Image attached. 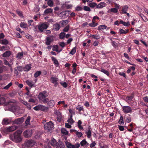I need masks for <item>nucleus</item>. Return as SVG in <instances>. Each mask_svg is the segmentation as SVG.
Returning <instances> with one entry per match:
<instances>
[{"mask_svg": "<svg viewBox=\"0 0 148 148\" xmlns=\"http://www.w3.org/2000/svg\"><path fill=\"white\" fill-rule=\"evenodd\" d=\"M22 131L21 130H18L14 133L10 135V139L14 142L16 143L20 142L22 139L21 136Z\"/></svg>", "mask_w": 148, "mask_h": 148, "instance_id": "1", "label": "nucleus"}, {"mask_svg": "<svg viewBox=\"0 0 148 148\" xmlns=\"http://www.w3.org/2000/svg\"><path fill=\"white\" fill-rule=\"evenodd\" d=\"M49 24L47 22H45L39 24L38 26V29L40 32H42L47 29L49 27Z\"/></svg>", "mask_w": 148, "mask_h": 148, "instance_id": "2", "label": "nucleus"}, {"mask_svg": "<svg viewBox=\"0 0 148 148\" xmlns=\"http://www.w3.org/2000/svg\"><path fill=\"white\" fill-rule=\"evenodd\" d=\"M8 106V109L9 110L14 112L17 109V106L16 104L13 102L9 101L5 104Z\"/></svg>", "mask_w": 148, "mask_h": 148, "instance_id": "3", "label": "nucleus"}, {"mask_svg": "<svg viewBox=\"0 0 148 148\" xmlns=\"http://www.w3.org/2000/svg\"><path fill=\"white\" fill-rule=\"evenodd\" d=\"M53 127V124L51 121L47 123L44 125V129L47 132H50Z\"/></svg>", "mask_w": 148, "mask_h": 148, "instance_id": "4", "label": "nucleus"}, {"mask_svg": "<svg viewBox=\"0 0 148 148\" xmlns=\"http://www.w3.org/2000/svg\"><path fill=\"white\" fill-rule=\"evenodd\" d=\"M38 98L40 101L44 103H47L48 101V98H46L45 95L42 93H40L38 95Z\"/></svg>", "mask_w": 148, "mask_h": 148, "instance_id": "5", "label": "nucleus"}, {"mask_svg": "<svg viewBox=\"0 0 148 148\" xmlns=\"http://www.w3.org/2000/svg\"><path fill=\"white\" fill-rule=\"evenodd\" d=\"M24 69L23 66H18L14 69V75L17 76L18 75V71L22 72Z\"/></svg>", "mask_w": 148, "mask_h": 148, "instance_id": "6", "label": "nucleus"}, {"mask_svg": "<svg viewBox=\"0 0 148 148\" xmlns=\"http://www.w3.org/2000/svg\"><path fill=\"white\" fill-rule=\"evenodd\" d=\"M18 126L16 125H13L7 128H5L4 130V132L6 133H8L9 132H12L17 129Z\"/></svg>", "mask_w": 148, "mask_h": 148, "instance_id": "7", "label": "nucleus"}, {"mask_svg": "<svg viewBox=\"0 0 148 148\" xmlns=\"http://www.w3.org/2000/svg\"><path fill=\"white\" fill-rule=\"evenodd\" d=\"M53 35L49 36L46 38L45 44L47 45H50L51 43L53 41Z\"/></svg>", "mask_w": 148, "mask_h": 148, "instance_id": "8", "label": "nucleus"}, {"mask_svg": "<svg viewBox=\"0 0 148 148\" xmlns=\"http://www.w3.org/2000/svg\"><path fill=\"white\" fill-rule=\"evenodd\" d=\"M32 131L31 130H27L25 131L23 133V135L25 138L31 137L32 134Z\"/></svg>", "mask_w": 148, "mask_h": 148, "instance_id": "9", "label": "nucleus"}, {"mask_svg": "<svg viewBox=\"0 0 148 148\" xmlns=\"http://www.w3.org/2000/svg\"><path fill=\"white\" fill-rule=\"evenodd\" d=\"M69 14V11H66L62 12L60 14V16L62 19H64L66 18Z\"/></svg>", "mask_w": 148, "mask_h": 148, "instance_id": "10", "label": "nucleus"}, {"mask_svg": "<svg viewBox=\"0 0 148 148\" xmlns=\"http://www.w3.org/2000/svg\"><path fill=\"white\" fill-rule=\"evenodd\" d=\"M24 120V118L23 117L18 118L15 119L13 121V124H20L23 122Z\"/></svg>", "mask_w": 148, "mask_h": 148, "instance_id": "11", "label": "nucleus"}, {"mask_svg": "<svg viewBox=\"0 0 148 148\" xmlns=\"http://www.w3.org/2000/svg\"><path fill=\"white\" fill-rule=\"evenodd\" d=\"M128 6L127 5H125L123 6L122 7V12L123 14H125L128 16H130L129 13L127 12V11L128 9Z\"/></svg>", "mask_w": 148, "mask_h": 148, "instance_id": "12", "label": "nucleus"}, {"mask_svg": "<svg viewBox=\"0 0 148 148\" xmlns=\"http://www.w3.org/2000/svg\"><path fill=\"white\" fill-rule=\"evenodd\" d=\"M34 142L33 140H28L25 142V145L26 147H30L34 145Z\"/></svg>", "mask_w": 148, "mask_h": 148, "instance_id": "13", "label": "nucleus"}, {"mask_svg": "<svg viewBox=\"0 0 148 148\" xmlns=\"http://www.w3.org/2000/svg\"><path fill=\"white\" fill-rule=\"evenodd\" d=\"M123 111L124 112L128 113L131 112L132 110L130 107L128 106H126L123 107Z\"/></svg>", "mask_w": 148, "mask_h": 148, "instance_id": "14", "label": "nucleus"}, {"mask_svg": "<svg viewBox=\"0 0 148 148\" xmlns=\"http://www.w3.org/2000/svg\"><path fill=\"white\" fill-rule=\"evenodd\" d=\"M11 122V120L10 119L5 118L3 120L2 124L3 125H7Z\"/></svg>", "mask_w": 148, "mask_h": 148, "instance_id": "15", "label": "nucleus"}, {"mask_svg": "<svg viewBox=\"0 0 148 148\" xmlns=\"http://www.w3.org/2000/svg\"><path fill=\"white\" fill-rule=\"evenodd\" d=\"M47 106L51 108H52L55 105L54 101L53 100H51L48 101Z\"/></svg>", "mask_w": 148, "mask_h": 148, "instance_id": "16", "label": "nucleus"}, {"mask_svg": "<svg viewBox=\"0 0 148 148\" xmlns=\"http://www.w3.org/2000/svg\"><path fill=\"white\" fill-rule=\"evenodd\" d=\"M91 129L90 127L88 128V130L86 132L88 138H90L91 136Z\"/></svg>", "mask_w": 148, "mask_h": 148, "instance_id": "17", "label": "nucleus"}, {"mask_svg": "<svg viewBox=\"0 0 148 148\" xmlns=\"http://www.w3.org/2000/svg\"><path fill=\"white\" fill-rule=\"evenodd\" d=\"M64 143L61 141H59L56 146V148H64Z\"/></svg>", "mask_w": 148, "mask_h": 148, "instance_id": "18", "label": "nucleus"}, {"mask_svg": "<svg viewBox=\"0 0 148 148\" xmlns=\"http://www.w3.org/2000/svg\"><path fill=\"white\" fill-rule=\"evenodd\" d=\"M53 9L51 8H48L46 9L44 12V14L46 15H47L53 12Z\"/></svg>", "mask_w": 148, "mask_h": 148, "instance_id": "19", "label": "nucleus"}, {"mask_svg": "<svg viewBox=\"0 0 148 148\" xmlns=\"http://www.w3.org/2000/svg\"><path fill=\"white\" fill-rule=\"evenodd\" d=\"M53 28L56 31H58L60 29V25L59 24L55 23L53 25Z\"/></svg>", "mask_w": 148, "mask_h": 148, "instance_id": "20", "label": "nucleus"}, {"mask_svg": "<svg viewBox=\"0 0 148 148\" xmlns=\"http://www.w3.org/2000/svg\"><path fill=\"white\" fill-rule=\"evenodd\" d=\"M58 142H57L56 140L54 138H52L51 141L50 143L51 145L53 146L56 147Z\"/></svg>", "mask_w": 148, "mask_h": 148, "instance_id": "21", "label": "nucleus"}, {"mask_svg": "<svg viewBox=\"0 0 148 148\" xmlns=\"http://www.w3.org/2000/svg\"><path fill=\"white\" fill-rule=\"evenodd\" d=\"M52 61L56 66H58L59 65V63L58 60L54 57H51Z\"/></svg>", "mask_w": 148, "mask_h": 148, "instance_id": "22", "label": "nucleus"}, {"mask_svg": "<svg viewBox=\"0 0 148 148\" xmlns=\"http://www.w3.org/2000/svg\"><path fill=\"white\" fill-rule=\"evenodd\" d=\"M26 83L29 86L30 88H32L34 86V84H33V82L32 81L29 80H27L26 81Z\"/></svg>", "mask_w": 148, "mask_h": 148, "instance_id": "23", "label": "nucleus"}, {"mask_svg": "<svg viewBox=\"0 0 148 148\" xmlns=\"http://www.w3.org/2000/svg\"><path fill=\"white\" fill-rule=\"evenodd\" d=\"M98 25V23L95 22V20L92 19V22L89 24V25L91 27H94L97 26Z\"/></svg>", "mask_w": 148, "mask_h": 148, "instance_id": "24", "label": "nucleus"}, {"mask_svg": "<svg viewBox=\"0 0 148 148\" xmlns=\"http://www.w3.org/2000/svg\"><path fill=\"white\" fill-rule=\"evenodd\" d=\"M106 5V3L103 2H101L98 5H97V8H100L105 7Z\"/></svg>", "mask_w": 148, "mask_h": 148, "instance_id": "25", "label": "nucleus"}, {"mask_svg": "<svg viewBox=\"0 0 148 148\" xmlns=\"http://www.w3.org/2000/svg\"><path fill=\"white\" fill-rule=\"evenodd\" d=\"M107 27V26L105 25H101L98 27V30L103 31L104 29H106Z\"/></svg>", "mask_w": 148, "mask_h": 148, "instance_id": "26", "label": "nucleus"}, {"mask_svg": "<svg viewBox=\"0 0 148 148\" xmlns=\"http://www.w3.org/2000/svg\"><path fill=\"white\" fill-rule=\"evenodd\" d=\"M31 64H27L24 68V69L25 71H28L31 69Z\"/></svg>", "mask_w": 148, "mask_h": 148, "instance_id": "27", "label": "nucleus"}, {"mask_svg": "<svg viewBox=\"0 0 148 148\" xmlns=\"http://www.w3.org/2000/svg\"><path fill=\"white\" fill-rule=\"evenodd\" d=\"M10 54V51H7L3 54V57H7L9 56Z\"/></svg>", "mask_w": 148, "mask_h": 148, "instance_id": "28", "label": "nucleus"}, {"mask_svg": "<svg viewBox=\"0 0 148 148\" xmlns=\"http://www.w3.org/2000/svg\"><path fill=\"white\" fill-rule=\"evenodd\" d=\"M5 99L4 97H1L0 98V105H2L3 104H5Z\"/></svg>", "mask_w": 148, "mask_h": 148, "instance_id": "29", "label": "nucleus"}, {"mask_svg": "<svg viewBox=\"0 0 148 148\" xmlns=\"http://www.w3.org/2000/svg\"><path fill=\"white\" fill-rule=\"evenodd\" d=\"M76 109L78 110L79 112L81 111H84V108L83 106H80V105H78L76 107Z\"/></svg>", "mask_w": 148, "mask_h": 148, "instance_id": "30", "label": "nucleus"}, {"mask_svg": "<svg viewBox=\"0 0 148 148\" xmlns=\"http://www.w3.org/2000/svg\"><path fill=\"white\" fill-rule=\"evenodd\" d=\"M42 73V72L40 71H38L36 72L34 75V77L36 78L39 76Z\"/></svg>", "mask_w": 148, "mask_h": 148, "instance_id": "31", "label": "nucleus"}, {"mask_svg": "<svg viewBox=\"0 0 148 148\" xmlns=\"http://www.w3.org/2000/svg\"><path fill=\"white\" fill-rule=\"evenodd\" d=\"M88 5L91 8H94L97 6V4L95 2H91L88 4Z\"/></svg>", "mask_w": 148, "mask_h": 148, "instance_id": "32", "label": "nucleus"}, {"mask_svg": "<svg viewBox=\"0 0 148 148\" xmlns=\"http://www.w3.org/2000/svg\"><path fill=\"white\" fill-rule=\"evenodd\" d=\"M23 52L18 53L16 55V57L19 59H21L23 56Z\"/></svg>", "mask_w": 148, "mask_h": 148, "instance_id": "33", "label": "nucleus"}, {"mask_svg": "<svg viewBox=\"0 0 148 148\" xmlns=\"http://www.w3.org/2000/svg\"><path fill=\"white\" fill-rule=\"evenodd\" d=\"M58 78L56 77H52L51 78V81L52 83H54L57 82Z\"/></svg>", "mask_w": 148, "mask_h": 148, "instance_id": "34", "label": "nucleus"}, {"mask_svg": "<svg viewBox=\"0 0 148 148\" xmlns=\"http://www.w3.org/2000/svg\"><path fill=\"white\" fill-rule=\"evenodd\" d=\"M82 124V121L80 120H79L78 121V127L79 129L81 130L83 129V127L81 125Z\"/></svg>", "mask_w": 148, "mask_h": 148, "instance_id": "35", "label": "nucleus"}, {"mask_svg": "<svg viewBox=\"0 0 148 148\" xmlns=\"http://www.w3.org/2000/svg\"><path fill=\"white\" fill-rule=\"evenodd\" d=\"M61 133L64 135H67L68 134V132L67 131L66 129L62 128L61 130Z\"/></svg>", "mask_w": 148, "mask_h": 148, "instance_id": "36", "label": "nucleus"}, {"mask_svg": "<svg viewBox=\"0 0 148 148\" xmlns=\"http://www.w3.org/2000/svg\"><path fill=\"white\" fill-rule=\"evenodd\" d=\"M62 119V114L61 113H60L57 116V121L59 122H60L61 121Z\"/></svg>", "mask_w": 148, "mask_h": 148, "instance_id": "37", "label": "nucleus"}, {"mask_svg": "<svg viewBox=\"0 0 148 148\" xmlns=\"http://www.w3.org/2000/svg\"><path fill=\"white\" fill-rule=\"evenodd\" d=\"M20 26L23 28H26L27 27V24L24 22H21L20 24Z\"/></svg>", "mask_w": 148, "mask_h": 148, "instance_id": "38", "label": "nucleus"}, {"mask_svg": "<svg viewBox=\"0 0 148 148\" xmlns=\"http://www.w3.org/2000/svg\"><path fill=\"white\" fill-rule=\"evenodd\" d=\"M42 105H39L36 106L34 108V109L35 110L37 111L39 110H41L42 108Z\"/></svg>", "mask_w": 148, "mask_h": 148, "instance_id": "39", "label": "nucleus"}, {"mask_svg": "<svg viewBox=\"0 0 148 148\" xmlns=\"http://www.w3.org/2000/svg\"><path fill=\"white\" fill-rule=\"evenodd\" d=\"M76 47H73L69 53L70 54H71L72 55H74L75 53L76 50Z\"/></svg>", "mask_w": 148, "mask_h": 148, "instance_id": "40", "label": "nucleus"}, {"mask_svg": "<svg viewBox=\"0 0 148 148\" xmlns=\"http://www.w3.org/2000/svg\"><path fill=\"white\" fill-rule=\"evenodd\" d=\"M121 24H123L124 26H128L130 25L129 22H125L121 20Z\"/></svg>", "mask_w": 148, "mask_h": 148, "instance_id": "41", "label": "nucleus"}, {"mask_svg": "<svg viewBox=\"0 0 148 148\" xmlns=\"http://www.w3.org/2000/svg\"><path fill=\"white\" fill-rule=\"evenodd\" d=\"M23 104L27 106V108L29 110H30L31 109V106L27 102L25 101H24Z\"/></svg>", "mask_w": 148, "mask_h": 148, "instance_id": "42", "label": "nucleus"}, {"mask_svg": "<svg viewBox=\"0 0 148 148\" xmlns=\"http://www.w3.org/2000/svg\"><path fill=\"white\" fill-rule=\"evenodd\" d=\"M52 50L56 52L58 51V45H54L53 46Z\"/></svg>", "mask_w": 148, "mask_h": 148, "instance_id": "43", "label": "nucleus"}, {"mask_svg": "<svg viewBox=\"0 0 148 148\" xmlns=\"http://www.w3.org/2000/svg\"><path fill=\"white\" fill-rule=\"evenodd\" d=\"M133 97L132 96H129L126 97V100L127 102H129L131 101L133 99Z\"/></svg>", "mask_w": 148, "mask_h": 148, "instance_id": "44", "label": "nucleus"}, {"mask_svg": "<svg viewBox=\"0 0 148 148\" xmlns=\"http://www.w3.org/2000/svg\"><path fill=\"white\" fill-rule=\"evenodd\" d=\"M101 71L107 75L108 76H109V73L108 71L104 69H101Z\"/></svg>", "mask_w": 148, "mask_h": 148, "instance_id": "45", "label": "nucleus"}, {"mask_svg": "<svg viewBox=\"0 0 148 148\" xmlns=\"http://www.w3.org/2000/svg\"><path fill=\"white\" fill-rule=\"evenodd\" d=\"M109 10L111 12H113L114 13H116L118 12L117 9L114 8H111Z\"/></svg>", "mask_w": 148, "mask_h": 148, "instance_id": "46", "label": "nucleus"}, {"mask_svg": "<svg viewBox=\"0 0 148 148\" xmlns=\"http://www.w3.org/2000/svg\"><path fill=\"white\" fill-rule=\"evenodd\" d=\"M1 41L2 42H1V43L3 45H6L8 43V41L6 39L2 40Z\"/></svg>", "mask_w": 148, "mask_h": 148, "instance_id": "47", "label": "nucleus"}, {"mask_svg": "<svg viewBox=\"0 0 148 148\" xmlns=\"http://www.w3.org/2000/svg\"><path fill=\"white\" fill-rule=\"evenodd\" d=\"M77 136L78 138H80L82 136L83 134L81 132H78V131H76L75 133Z\"/></svg>", "mask_w": 148, "mask_h": 148, "instance_id": "48", "label": "nucleus"}, {"mask_svg": "<svg viewBox=\"0 0 148 148\" xmlns=\"http://www.w3.org/2000/svg\"><path fill=\"white\" fill-rule=\"evenodd\" d=\"M60 84L63 87L65 88H66L68 86L67 84L65 82H60Z\"/></svg>", "mask_w": 148, "mask_h": 148, "instance_id": "49", "label": "nucleus"}, {"mask_svg": "<svg viewBox=\"0 0 148 148\" xmlns=\"http://www.w3.org/2000/svg\"><path fill=\"white\" fill-rule=\"evenodd\" d=\"M47 4L49 6L52 7L53 5V2L52 0H49L47 2Z\"/></svg>", "mask_w": 148, "mask_h": 148, "instance_id": "50", "label": "nucleus"}, {"mask_svg": "<svg viewBox=\"0 0 148 148\" xmlns=\"http://www.w3.org/2000/svg\"><path fill=\"white\" fill-rule=\"evenodd\" d=\"M87 143V142L85 139L83 140L80 142V144L81 146H83L86 145Z\"/></svg>", "mask_w": 148, "mask_h": 148, "instance_id": "51", "label": "nucleus"}, {"mask_svg": "<svg viewBox=\"0 0 148 148\" xmlns=\"http://www.w3.org/2000/svg\"><path fill=\"white\" fill-rule=\"evenodd\" d=\"M12 82H10L3 88L4 89H8L12 85Z\"/></svg>", "mask_w": 148, "mask_h": 148, "instance_id": "52", "label": "nucleus"}, {"mask_svg": "<svg viewBox=\"0 0 148 148\" xmlns=\"http://www.w3.org/2000/svg\"><path fill=\"white\" fill-rule=\"evenodd\" d=\"M65 34L64 32H62L60 34L59 37L60 39H63L64 38Z\"/></svg>", "mask_w": 148, "mask_h": 148, "instance_id": "53", "label": "nucleus"}, {"mask_svg": "<svg viewBox=\"0 0 148 148\" xmlns=\"http://www.w3.org/2000/svg\"><path fill=\"white\" fill-rule=\"evenodd\" d=\"M30 119V116H28L27 119L25 121V123L27 125H28L29 124V121Z\"/></svg>", "mask_w": 148, "mask_h": 148, "instance_id": "54", "label": "nucleus"}, {"mask_svg": "<svg viewBox=\"0 0 148 148\" xmlns=\"http://www.w3.org/2000/svg\"><path fill=\"white\" fill-rule=\"evenodd\" d=\"M82 8L80 6H77L75 8V11H81L82 10Z\"/></svg>", "mask_w": 148, "mask_h": 148, "instance_id": "55", "label": "nucleus"}, {"mask_svg": "<svg viewBox=\"0 0 148 148\" xmlns=\"http://www.w3.org/2000/svg\"><path fill=\"white\" fill-rule=\"evenodd\" d=\"M84 10L86 11H91L90 8L89 7L86 6H85L84 7Z\"/></svg>", "mask_w": 148, "mask_h": 148, "instance_id": "56", "label": "nucleus"}, {"mask_svg": "<svg viewBox=\"0 0 148 148\" xmlns=\"http://www.w3.org/2000/svg\"><path fill=\"white\" fill-rule=\"evenodd\" d=\"M142 19L145 22H146L148 21V20L147 18L144 15H142L141 16Z\"/></svg>", "mask_w": 148, "mask_h": 148, "instance_id": "57", "label": "nucleus"}, {"mask_svg": "<svg viewBox=\"0 0 148 148\" xmlns=\"http://www.w3.org/2000/svg\"><path fill=\"white\" fill-rule=\"evenodd\" d=\"M66 145L67 147L68 148H72V145L70 143L67 142L66 143Z\"/></svg>", "mask_w": 148, "mask_h": 148, "instance_id": "58", "label": "nucleus"}, {"mask_svg": "<svg viewBox=\"0 0 148 148\" xmlns=\"http://www.w3.org/2000/svg\"><path fill=\"white\" fill-rule=\"evenodd\" d=\"M91 36L93 38L97 40L99 39L100 38V36H95L94 35H92Z\"/></svg>", "mask_w": 148, "mask_h": 148, "instance_id": "59", "label": "nucleus"}, {"mask_svg": "<svg viewBox=\"0 0 148 148\" xmlns=\"http://www.w3.org/2000/svg\"><path fill=\"white\" fill-rule=\"evenodd\" d=\"M69 25L66 26L63 29V31L64 32H66L68 31L69 29Z\"/></svg>", "mask_w": 148, "mask_h": 148, "instance_id": "60", "label": "nucleus"}, {"mask_svg": "<svg viewBox=\"0 0 148 148\" xmlns=\"http://www.w3.org/2000/svg\"><path fill=\"white\" fill-rule=\"evenodd\" d=\"M42 108L41 109V110H42V111H45L46 110H47L48 109L49 107H45L43 105H42Z\"/></svg>", "mask_w": 148, "mask_h": 148, "instance_id": "61", "label": "nucleus"}, {"mask_svg": "<svg viewBox=\"0 0 148 148\" xmlns=\"http://www.w3.org/2000/svg\"><path fill=\"white\" fill-rule=\"evenodd\" d=\"M80 146V144L79 143H77L75 145H72V148H78Z\"/></svg>", "mask_w": 148, "mask_h": 148, "instance_id": "62", "label": "nucleus"}, {"mask_svg": "<svg viewBox=\"0 0 148 148\" xmlns=\"http://www.w3.org/2000/svg\"><path fill=\"white\" fill-rule=\"evenodd\" d=\"M16 12L21 17L23 16V14H22L21 11H19L18 10H16Z\"/></svg>", "mask_w": 148, "mask_h": 148, "instance_id": "63", "label": "nucleus"}, {"mask_svg": "<svg viewBox=\"0 0 148 148\" xmlns=\"http://www.w3.org/2000/svg\"><path fill=\"white\" fill-rule=\"evenodd\" d=\"M67 121L71 124H73L74 122V121L73 119H69L67 120Z\"/></svg>", "mask_w": 148, "mask_h": 148, "instance_id": "64", "label": "nucleus"}]
</instances>
